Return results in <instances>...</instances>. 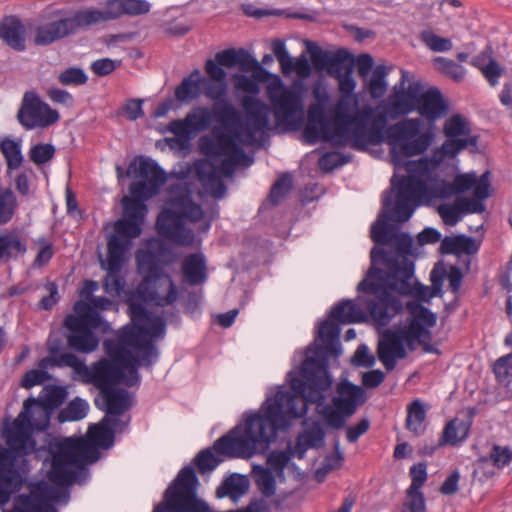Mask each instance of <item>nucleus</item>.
<instances>
[{
	"label": "nucleus",
	"mask_w": 512,
	"mask_h": 512,
	"mask_svg": "<svg viewBox=\"0 0 512 512\" xmlns=\"http://www.w3.org/2000/svg\"><path fill=\"white\" fill-rule=\"evenodd\" d=\"M370 317L367 308L362 309L353 300L344 299L336 303L331 309L327 319L320 322L316 339L319 338L324 345L307 347L313 356H307L301 366V377L293 378L290 382L291 390L279 388L273 402L269 404L268 416L258 417L264 423L273 421L274 425L289 427L291 420L304 417L308 411L309 403L318 406L325 402V393L332 384L329 373V357H337L342 349L338 341L340 335L339 323H363Z\"/></svg>",
	"instance_id": "obj_1"
},
{
	"label": "nucleus",
	"mask_w": 512,
	"mask_h": 512,
	"mask_svg": "<svg viewBox=\"0 0 512 512\" xmlns=\"http://www.w3.org/2000/svg\"><path fill=\"white\" fill-rule=\"evenodd\" d=\"M376 245H390L393 251L373 247L370 251V267L365 278L357 285L360 293L371 294L373 299L358 298L364 303L370 318L378 326H387L391 319L403 311L401 296L414 295L419 301L429 302L430 287L416 282L414 288L410 279L414 276L415 264L408 256L413 253V239L407 232H398L385 222L374 225L370 232Z\"/></svg>",
	"instance_id": "obj_2"
},
{
	"label": "nucleus",
	"mask_w": 512,
	"mask_h": 512,
	"mask_svg": "<svg viewBox=\"0 0 512 512\" xmlns=\"http://www.w3.org/2000/svg\"><path fill=\"white\" fill-rule=\"evenodd\" d=\"M334 129L329 142L337 147L350 145L358 151H367L369 145L386 142L394 163L424 154L433 141L430 132H422L420 118H405L387 126L388 116L375 113L372 107L359 108L358 97L347 102L343 109L332 108Z\"/></svg>",
	"instance_id": "obj_3"
},
{
	"label": "nucleus",
	"mask_w": 512,
	"mask_h": 512,
	"mask_svg": "<svg viewBox=\"0 0 512 512\" xmlns=\"http://www.w3.org/2000/svg\"><path fill=\"white\" fill-rule=\"evenodd\" d=\"M271 401V398H267L262 404V409L265 410L263 414L246 412L244 424L238 423L228 433L218 438L212 448H205L197 453L193 464L201 475L212 472L221 462V459L217 458L212 450L228 458L249 459L256 453L265 451L270 443L275 441L279 430L288 428L278 427V424L274 425L272 420L262 423L255 416H268Z\"/></svg>",
	"instance_id": "obj_4"
},
{
	"label": "nucleus",
	"mask_w": 512,
	"mask_h": 512,
	"mask_svg": "<svg viewBox=\"0 0 512 512\" xmlns=\"http://www.w3.org/2000/svg\"><path fill=\"white\" fill-rule=\"evenodd\" d=\"M130 319L131 324L119 329L116 338L104 341L105 353L117 354L136 366L151 368L159 357L156 339L164 337L166 322L139 304L133 305Z\"/></svg>",
	"instance_id": "obj_5"
},
{
	"label": "nucleus",
	"mask_w": 512,
	"mask_h": 512,
	"mask_svg": "<svg viewBox=\"0 0 512 512\" xmlns=\"http://www.w3.org/2000/svg\"><path fill=\"white\" fill-rule=\"evenodd\" d=\"M109 359H102L92 369L85 372L84 382L93 384L102 397V405L98 399L95 404L105 411L109 418H118L130 407L129 393L123 388L117 387L125 383L132 387L139 383L140 376L138 366L128 362L117 354L107 355Z\"/></svg>",
	"instance_id": "obj_6"
},
{
	"label": "nucleus",
	"mask_w": 512,
	"mask_h": 512,
	"mask_svg": "<svg viewBox=\"0 0 512 512\" xmlns=\"http://www.w3.org/2000/svg\"><path fill=\"white\" fill-rule=\"evenodd\" d=\"M245 120L229 114L220 116L211 106H198L186 114L187 122L193 134L206 131L212 122H217L227 133L232 134L241 143H252L257 132L269 129V108L258 98H248L243 103Z\"/></svg>",
	"instance_id": "obj_7"
},
{
	"label": "nucleus",
	"mask_w": 512,
	"mask_h": 512,
	"mask_svg": "<svg viewBox=\"0 0 512 512\" xmlns=\"http://www.w3.org/2000/svg\"><path fill=\"white\" fill-rule=\"evenodd\" d=\"M98 448L94 442L83 438H63L50 444L52 462L49 480L63 487L75 482L84 483L89 475L85 464H92L99 459Z\"/></svg>",
	"instance_id": "obj_8"
},
{
	"label": "nucleus",
	"mask_w": 512,
	"mask_h": 512,
	"mask_svg": "<svg viewBox=\"0 0 512 512\" xmlns=\"http://www.w3.org/2000/svg\"><path fill=\"white\" fill-rule=\"evenodd\" d=\"M123 16V0H108L103 9H78L35 29L34 44L47 46L64 38L88 31L91 27Z\"/></svg>",
	"instance_id": "obj_9"
},
{
	"label": "nucleus",
	"mask_w": 512,
	"mask_h": 512,
	"mask_svg": "<svg viewBox=\"0 0 512 512\" xmlns=\"http://www.w3.org/2000/svg\"><path fill=\"white\" fill-rule=\"evenodd\" d=\"M254 62L247 72H251L256 84L266 83L273 78L269 90L276 125L287 131L299 129L304 120L303 83L295 81L291 87H286L278 75L271 74L256 58Z\"/></svg>",
	"instance_id": "obj_10"
},
{
	"label": "nucleus",
	"mask_w": 512,
	"mask_h": 512,
	"mask_svg": "<svg viewBox=\"0 0 512 512\" xmlns=\"http://www.w3.org/2000/svg\"><path fill=\"white\" fill-rule=\"evenodd\" d=\"M199 480L195 469L183 467L164 493L163 502L153 512H212L210 506L197 497Z\"/></svg>",
	"instance_id": "obj_11"
},
{
	"label": "nucleus",
	"mask_w": 512,
	"mask_h": 512,
	"mask_svg": "<svg viewBox=\"0 0 512 512\" xmlns=\"http://www.w3.org/2000/svg\"><path fill=\"white\" fill-rule=\"evenodd\" d=\"M312 96L315 102L311 103L307 113V124L303 131V137L307 143L314 144L318 140L328 141L334 129L331 105L326 109L330 95L321 81H316L312 86Z\"/></svg>",
	"instance_id": "obj_12"
},
{
	"label": "nucleus",
	"mask_w": 512,
	"mask_h": 512,
	"mask_svg": "<svg viewBox=\"0 0 512 512\" xmlns=\"http://www.w3.org/2000/svg\"><path fill=\"white\" fill-rule=\"evenodd\" d=\"M355 57L345 48L332 53L327 68V74L338 81L339 97L334 107L343 109L347 102L357 98L355 94L356 81L353 78Z\"/></svg>",
	"instance_id": "obj_13"
},
{
	"label": "nucleus",
	"mask_w": 512,
	"mask_h": 512,
	"mask_svg": "<svg viewBox=\"0 0 512 512\" xmlns=\"http://www.w3.org/2000/svg\"><path fill=\"white\" fill-rule=\"evenodd\" d=\"M33 412L28 405H23L22 411L11 423L3 428V437L8 448L12 449L19 457H24L36 452V441L32 436L35 422H32Z\"/></svg>",
	"instance_id": "obj_14"
},
{
	"label": "nucleus",
	"mask_w": 512,
	"mask_h": 512,
	"mask_svg": "<svg viewBox=\"0 0 512 512\" xmlns=\"http://www.w3.org/2000/svg\"><path fill=\"white\" fill-rule=\"evenodd\" d=\"M60 115L44 102L37 93L25 92L20 108L17 112V120L26 130L45 128L57 123Z\"/></svg>",
	"instance_id": "obj_15"
},
{
	"label": "nucleus",
	"mask_w": 512,
	"mask_h": 512,
	"mask_svg": "<svg viewBox=\"0 0 512 512\" xmlns=\"http://www.w3.org/2000/svg\"><path fill=\"white\" fill-rule=\"evenodd\" d=\"M407 76L408 73L402 71L400 82L393 87L392 92L382 105V111L392 120L406 116L417 108L421 83L412 82L405 87Z\"/></svg>",
	"instance_id": "obj_16"
},
{
	"label": "nucleus",
	"mask_w": 512,
	"mask_h": 512,
	"mask_svg": "<svg viewBox=\"0 0 512 512\" xmlns=\"http://www.w3.org/2000/svg\"><path fill=\"white\" fill-rule=\"evenodd\" d=\"M418 193V187L415 182V176H410L407 178H403L399 185H398V192H397V199L395 203V207L393 210L389 209L392 205L391 199H384L383 200V208L384 212L382 216L385 218V220L380 221L378 220L375 222L372 226L381 224L383 222L388 224V221H398V222H406L408 221L415 210V205L410 204L409 202L414 200L416 197H420ZM392 225L393 224H390ZM396 230L398 228L394 225ZM373 227H371L372 229Z\"/></svg>",
	"instance_id": "obj_17"
},
{
	"label": "nucleus",
	"mask_w": 512,
	"mask_h": 512,
	"mask_svg": "<svg viewBox=\"0 0 512 512\" xmlns=\"http://www.w3.org/2000/svg\"><path fill=\"white\" fill-rule=\"evenodd\" d=\"M156 228L159 235L178 245L189 246L194 241L193 231L185 228L183 217L177 208L169 206L163 209L157 217Z\"/></svg>",
	"instance_id": "obj_18"
},
{
	"label": "nucleus",
	"mask_w": 512,
	"mask_h": 512,
	"mask_svg": "<svg viewBox=\"0 0 512 512\" xmlns=\"http://www.w3.org/2000/svg\"><path fill=\"white\" fill-rule=\"evenodd\" d=\"M45 390L44 398L30 397L24 401V405L29 406V411H32L33 415L39 413L41 419H35V429L39 431L48 427L51 413L64 403L68 395L64 386L48 385Z\"/></svg>",
	"instance_id": "obj_19"
},
{
	"label": "nucleus",
	"mask_w": 512,
	"mask_h": 512,
	"mask_svg": "<svg viewBox=\"0 0 512 512\" xmlns=\"http://www.w3.org/2000/svg\"><path fill=\"white\" fill-rule=\"evenodd\" d=\"M448 109V102L444 99L441 91L437 87L433 86L424 90L421 84L415 111L421 116L420 119L423 118L427 121L428 130L426 132H430L433 135L430 130L434 127L435 121L445 116ZM421 121L423 125V120Z\"/></svg>",
	"instance_id": "obj_20"
},
{
	"label": "nucleus",
	"mask_w": 512,
	"mask_h": 512,
	"mask_svg": "<svg viewBox=\"0 0 512 512\" xmlns=\"http://www.w3.org/2000/svg\"><path fill=\"white\" fill-rule=\"evenodd\" d=\"M64 326L68 330L67 345L68 347L79 353H91L95 351L99 345V338L86 327L82 326V322L73 314H68L64 319Z\"/></svg>",
	"instance_id": "obj_21"
},
{
	"label": "nucleus",
	"mask_w": 512,
	"mask_h": 512,
	"mask_svg": "<svg viewBox=\"0 0 512 512\" xmlns=\"http://www.w3.org/2000/svg\"><path fill=\"white\" fill-rule=\"evenodd\" d=\"M376 353L387 371H392L396 366L397 360L404 359L407 356L406 348L402 345L399 327L396 329H386L381 333Z\"/></svg>",
	"instance_id": "obj_22"
},
{
	"label": "nucleus",
	"mask_w": 512,
	"mask_h": 512,
	"mask_svg": "<svg viewBox=\"0 0 512 512\" xmlns=\"http://www.w3.org/2000/svg\"><path fill=\"white\" fill-rule=\"evenodd\" d=\"M201 81V93L208 99L213 101L212 106L217 110V114L220 116L226 113L238 118L245 120V114L242 115L236 107L228 100L227 91L228 83L227 80H200Z\"/></svg>",
	"instance_id": "obj_23"
},
{
	"label": "nucleus",
	"mask_w": 512,
	"mask_h": 512,
	"mask_svg": "<svg viewBox=\"0 0 512 512\" xmlns=\"http://www.w3.org/2000/svg\"><path fill=\"white\" fill-rule=\"evenodd\" d=\"M235 140L238 139L232 134L227 133L217 137L215 142L207 140V144L202 146V150L209 157H220V155L231 154L237 166H250L253 163V158H251Z\"/></svg>",
	"instance_id": "obj_24"
},
{
	"label": "nucleus",
	"mask_w": 512,
	"mask_h": 512,
	"mask_svg": "<svg viewBox=\"0 0 512 512\" xmlns=\"http://www.w3.org/2000/svg\"><path fill=\"white\" fill-rule=\"evenodd\" d=\"M336 391L338 396L333 398V404L342 409L346 415H353L367 400L364 388L347 379L338 383Z\"/></svg>",
	"instance_id": "obj_25"
},
{
	"label": "nucleus",
	"mask_w": 512,
	"mask_h": 512,
	"mask_svg": "<svg viewBox=\"0 0 512 512\" xmlns=\"http://www.w3.org/2000/svg\"><path fill=\"white\" fill-rule=\"evenodd\" d=\"M62 350V340L55 338L48 342L49 356L41 359L39 367L46 368L48 365L54 367H71L77 373L84 375L88 372V367L78 357L70 352L60 353Z\"/></svg>",
	"instance_id": "obj_26"
},
{
	"label": "nucleus",
	"mask_w": 512,
	"mask_h": 512,
	"mask_svg": "<svg viewBox=\"0 0 512 512\" xmlns=\"http://www.w3.org/2000/svg\"><path fill=\"white\" fill-rule=\"evenodd\" d=\"M130 174H133L136 178L144 179L154 189H160L167 180L164 169L156 161L144 156H137L130 162L128 175Z\"/></svg>",
	"instance_id": "obj_27"
},
{
	"label": "nucleus",
	"mask_w": 512,
	"mask_h": 512,
	"mask_svg": "<svg viewBox=\"0 0 512 512\" xmlns=\"http://www.w3.org/2000/svg\"><path fill=\"white\" fill-rule=\"evenodd\" d=\"M18 455L10 448L0 445V481L11 494L22 488L23 479L16 468Z\"/></svg>",
	"instance_id": "obj_28"
},
{
	"label": "nucleus",
	"mask_w": 512,
	"mask_h": 512,
	"mask_svg": "<svg viewBox=\"0 0 512 512\" xmlns=\"http://www.w3.org/2000/svg\"><path fill=\"white\" fill-rule=\"evenodd\" d=\"M325 430L319 421H313L312 425L298 433L296 436L295 446L292 451L297 459H304L309 449H319L325 444Z\"/></svg>",
	"instance_id": "obj_29"
},
{
	"label": "nucleus",
	"mask_w": 512,
	"mask_h": 512,
	"mask_svg": "<svg viewBox=\"0 0 512 512\" xmlns=\"http://www.w3.org/2000/svg\"><path fill=\"white\" fill-rule=\"evenodd\" d=\"M129 424L127 421H121L119 418H109L105 416L101 422L90 428V440L102 449H109L115 442V428L119 427V431H123Z\"/></svg>",
	"instance_id": "obj_30"
},
{
	"label": "nucleus",
	"mask_w": 512,
	"mask_h": 512,
	"mask_svg": "<svg viewBox=\"0 0 512 512\" xmlns=\"http://www.w3.org/2000/svg\"><path fill=\"white\" fill-rule=\"evenodd\" d=\"M130 243L131 241L116 233L110 236L107 243V259L102 262V267L109 275L120 273L124 263V254Z\"/></svg>",
	"instance_id": "obj_31"
},
{
	"label": "nucleus",
	"mask_w": 512,
	"mask_h": 512,
	"mask_svg": "<svg viewBox=\"0 0 512 512\" xmlns=\"http://www.w3.org/2000/svg\"><path fill=\"white\" fill-rule=\"evenodd\" d=\"M25 33L26 28L17 17L5 18L0 23V38L15 51L26 49Z\"/></svg>",
	"instance_id": "obj_32"
},
{
	"label": "nucleus",
	"mask_w": 512,
	"mask_h": 512,
	"mask_svg": "<svg viewBox=\"0 0 512 512\" xmlns=\"http://www.w3.org/2000/svg\"><path fill=\"white\" fill-rule=\"evenodd\" d=\"M479 250V244L475 239L465 234L446 236L442 239L439 252L443 255L460 256L462 253L472 255Z\"/></svg>",
	"instance_id": "obj_33"
},
{
	"label": "nucleus",
	"mask_w": 512,
	"mask_h": 512,
	"mask_svg": "<svg viewBox=\"0 0 512 512\" xmlns=\"http://www.w3.org/2000/svg\"><path fill=\"white\" fill-rule=\"evenodd\" d=\"M196 172L199 180L213 198L222 199L225 196L227 187L213 163L197 166Z\"/></svg>",
	"instance_id": "obj_34"
},
{
	"label": "nucleus",
	"mask_w": 512,
	"mask_h": 512,
	"mask_svg": "<svg viewBox=\"0 0 512 512\" xmlns=\"http://www.w3.org/2000/svg\"><path fill=\"white\" fill-rule=\"evenodd\" d=\"M27 252L26 242L16 231H6L0 234V262L9 263L17 260Z\"/></svg>",
	"instance_id": "obj_35"
},
{
	"label": "nucleus",
	"mask_w": 512,
	"mask_h": 512,
	"mask_svg": "<svg viewBox=\"0 0 512 512\" xmlns=\"http://www.w3.org/2000/svg\"><path fill=\"white\" fill-rule=\"evenodd\" d=\"M182 274L189 285H199L206 280L205 258L201 253H191L182 261Z\"/></svg>",
	"instance_id": "obj_36"
},
{
	"label": "nucleus",
	"mask_w": 512,
	"mask_h": 512,
	"mask_svg": "<svg viewBox=\"0 0 512 512\" xmlns=\"http://www.w3.org/2000/svg\"><path fill=\"white\" fill-rule=\"evenodd\" d=\"M215 60L223 67H238L240 71L246 72L254 62V57L244 48H229L215 54Z\"/></svg>",
	"instance_id": "obj_37"
},
{
	"label": "nucleus",
	"mask_w": 512,
	"mask_h": 512,
	"mask_svg": "<svg viewBox=\"0 0 512 512\" xmlns=\"http://www.w3.org/2000/svg\"><path fill=\"white\" fill-rule=\"evenodd\" d=\"M415 182L418 187L419 195L426 197L428 201L431 199H446L456 194L454 183H450L444 179L434 177L431 178L430 183L427 184L421 178L415 177Z\"/></svg>",
	"instance_id": "obj_38"
},
{
	"label": "nucleus",
	"mask_w": 512,
	"mask_h": 512,
	"mask_svg": "<svg viewBox=\"0 0 512 512\" xmlns=\"http://www.w3.org/2000/svg\"><path fill=\"white\" fill-rule=\"evenodd\" d=\"M471 425V420L458 422L457 419H453L447 422L438 440V446H456L464 441L469 435Z\"/></svg>",
	"instance_id": "obj_39"
},
{
	"label": "nucleus",
	"mask_w": 512,
	"mask_h": 512,
	"mask_svg": "<svg viewBox=\"0 0 512 512\" xmlns=\"http://www.w3.org/2000/svg\"><path fill=\"white\" fill-rule=\"evenodd\" d=\"M406 309L411 315L409 325L411 329L416 330L421 327H434L437 322V316L430 309L417 301H408Z\"/></svg>",
	"instance_id": "obj_40"
},
{
	"label": "nucleus",
	"mask_w": 512,
	"mask_h": 512,
	"mask_svg": "<svg viewBox=\"0 0 512 512\" xmlns=\"http://www.w3.org/2000/svg\"><path fill=\"white\" fill-rule=\"evenodd\" d=\"M426 419V410L419 399L413 400L407 406V417L405 427L415 436H420L425 431L424 421Z\"/></svg>",
	"instance_id": "obj_41"
},
{
	"label": "nucleus",
	"mask_w": 512,
	"mask_h": 512,
	"mask_svg": "<svg viewBox=\"0 0 512 512\" xmlns=\"http://www.w3.org/2000/svg\"><path fill=\"white\" fill-rule=\"evenodd\" d=\"M0 151L5 158L8 172L17 170L21 167L24 161L21 151V140H14L9 137H5L0 140Z\"/></svg>",
	"instance_id": "obj_42"
},
{
	"label": "nucleus",
	"mask_w": 512,
	"mask_h": 512,
	"mask_svg": "<svg viewBox=\"0 0 512 512\" xmlns=\"http://www.w3.org/2000/svg\"><path fill=\"white\" fill-rule=\"evenodd\" d=\"M57 489L47 483L41 482L31 490L34 500L38 505L50 502L60 503L61 495H65L66 500L69 499V492L67 487L59 486Z\"/></svg>",
	"instance_id": "obj_43"
},
{
	"label": "nucleus",
	"mask_w": 512,
	"mask_h": 512,
	"mask_svg": "<svg viewBox=\"0 0 512 512\" xmlns=\"http://www.w3.org/2000/svg\"><path fill=\"white\" fill-rule=\"evenodd\" d=\"M254 480L264 497L269 498L275 495L276 480L269 468H264L260 465L253 467Z\"/></svg>",
	"instance_id": "obj_44"
},
{
	"label": "nucleus",
	"mask_w": 512,
	"mask_h": 512,
	"mask_svg": "<svg viewBox=\"0 0 512 512\" xmlns=\"http://www.w3.org/2000/svg\"><path fill=\"white\" fill-rule=\"evenodd\" d=\"M88 404L80 397H76L68 405L60 410L57 416L59 423L79 421L87 415Z\"/></svg>",
	"instance_id": "obj_45"
},
{
	"label": "nucleus",
	"mask_w": 512,
	"mask_h": 512,
	"mask_svg": "<svg viewBox=\"0 0 512 512\" xmlns=\"http://www.w3.org/2000/svg\"><path fill=\"white\" fill-rule=\"evenodd\" d=\"M18 207L16 195L10 188H0V225L7 224L14 217Z\"/></svg>",
	"instance_id": "obj_46"
},
{
	"label": "nucleus",
	"mask_w": 512,
	"mask_h": 512,
	"mask_svg": "<svg viewBox=\"0 0 512 512\" xmlns=\"http://www.w3.org/2000/svg\"><path fill=\"white\" fill-rule=\"evenodd\" d=\"M432 63L439 73L451 78L455 82L462 81L465 76V69L452 59L438 56L432 60Z\"/></svg>",
	"instance_id": "obj_47"
},
{
	"label": "nucleus",
	"mask_w": 512,
	"mask_h": 512,
	"mask_svg": "<svg viewBox=\"0 0 512 512\" xmlns=\"http://www.w3.org/2000/svg\"><path fill=\"white\" fill-rule=\"evenodd\" d=\"M387 74L388 70L384 65H378L373 69L372 75L366 85L369 94L373 99H379L384 96L387 90V83L385 80Z\"/></svg>",
	"instance_id": "obj_48"
},
{
	"label": "nucleus",
	"mask_w": 512,
	"mask_h": 512,
	"mask_svg": "<svg viewBox=\"0 0 512 512\" xmlns=\"http://www.w3.org/2000/svg\"><path fill=\"white\" fill-rule=\"evenodd\" d=\"M293 187L292 177L289 173L281 175L271 186L268 200L273 206H278Z\"/></svg>",
	"instance_id": "obj_49"
},
{
	"label": "nucleus",
	"mask_w": 512,
	"mask_h": 512,
	"mask_svg": "<svg viewBox=\"0 0 512 512\" xmlns=\"http://www.w3.org/2000/svg\"><path fill=\"white\" fill-rule=\"evenodd\" d=\"M152 282H145V280L142 279L141 283L139 284L136 292H133L129 295L127 299V305H128V313L129 316L132 317V307L133 305H144L146 303H149L153 301L157 297V292L154 289H151L149 285Z\"/></svg>",
	"instance_id": "obj_50"
},
{
	"label": "nucleus",
	"mask_w": 512,
	"mask_h": 512,
	"mask_svg": "<svg viewBox=\"0 0 512 512\" xmlns=\"http://www.w3.org/2000/svg\"><path fill=\"white\" fill-rule=\"evenodd\" d=\"M315 404L318 405L317 403H315ZM320 407H322V408L318 409V413L323 416L326 425L333 429L343 428L345 425V419L347 417L351 416V415H346L342 409H340L334 405L333 406L332 405H324V403H323L322 405L317 406V408H320Z\"/></svg>",
	"instance_id": "obj_51"
},
{
	"label": "nucleus",
	"mask_w": 512,
	"mask_h": 512,
	"mask_svg": "<svg viewBox=\"0 0 512 512\" xmlns=\"http://www.w3.org/2000/svg\"><path fill=\"white\" fill-rule=\"evenodd\" d=\"M443 133L446 138H456L470 134V127L460 114L452 115L444 123Z\"/></svg>",
	"instance_id": "obj_52"
},
{
	"label": "nucleus",
	"mask_w": 512,
	"mask_h": 512,
	"mask_svg": "<svg viewBox=\"0 0 512 512\" xmlns=\"http://www.w3.org/2000/svg\"><path fill=\"white\" fill-rule=\"evenodd\" d=\"M56 153V148L51 143H38L33 145L29 152V159L37 166L50 162Z\"/></svg>",
	"instance_id": "obj_53"
},
{
	"label": "nucleus",
	"mask_w": 512,
	"mask_h": 512,
	"mask_svg": "<svg viewBox=\"0 0 512 512\" xmlns=\"http://www.w3.org/2000/svg\"><path fill=\"white\" fill-rule=\"evenodd\" d=\"M292 457H295V455L292 451V445L289 443L285 450H274L270 452L267 457V464L270 467V470L272 469L278 474H281L288 466Z\"/></svg>",
	"instance_id": "obj_54"
},
{
	"label": "nucleus",
	"mask_w": 512,
	"mask_h": 512,
	"mask_svg": "<svg viewBox=\"0 0 512 512\" xmlns=\"http://www.w3.org/2000/svg\"><path fill=\"white\" fill-rule=\"evenodd\" d=\"M201 94L199 81L190 78H183L181 83L175 88V97L180 102H188L196 99Z\"/></svg>",
	"instance_id": "obj_55"
},
{
	"label": "nucleus",
	"mask_w": 512,
	"mask_h": 512,
	"mask_svg": "<svg viewBox=\"0 0 512 512\" xmlns=\"http://www.w3.org/2000/svg\"><path fill=\"white\" fill-rule=\"evenodd\" d=\"M305 45L314 68L318 71L325 70L333 52L322 50L317 43L310 40H306Z\"/></svg>",
	"instance_id": "obj_56"
},
{
	"label": "nucleus",
	"mask_w": 512,
	"mask_h": 512,
	"mask_svg": "<svg viewBox=\"0 0 512 512\" xmlns=\"http://www.w3.org/2000/svg\"><path fill=\"white\" fill-rule=\"evenodd\" d=\"M168 205L179 209L192 198L191 191L186 184L177 183L170 185Z\"/></svg>",
	"instance_id": "obj_57"
},
{
	"label": "nucleus",
	"mask_w": 512,
	"mask_h": 512,
	"mask_svg": "<svg viewBox=\"0 0 512 512\" xmlns=\"http://www.w3.org/2000/svg\"><path fill=\"white\" fill-rule=\"evenodd\" d=\"M122 204L125 218L133 219L143 223L147 212V206L145 203L132 200L130 197H124Z\"/></svg>",
	"instance_id": "obj_58"
},
{
	"label": "nucleus",
	"mask_w": 512,
	"mask_h": 512,
	"mask_svg": "<svg viewBox=\"0 0 512 512\" xmlns=\"http://www.w3.org/2000/svg\"><path fill=\"white\" fill-rule=\"evenodd\" d=\"M142 223L129 218H123L115 223V233L131 241L141 234Z\"/></svg>",
	"instance_id": "obj_59"
},
{
	"label": "nucleus",
	"mask_w": 512,
	"mask_h": 512,
	"mask_svg": "<svg viewBox=\"0 0 512 512\" xmlns=\"http://www.w3.org/2000/svg\"><path fill=\"white\" fill-rule=\"evenodd\" d=\"M225 482L231 491V499H237L244 495L250 486L248 477L238 473L231 474L225 479Z\"/></svg>",
	"instance_id": "obj_60"
},
{
	"label": "nucleus",
	"mask_w": 512,
	"mask_h": 512,
	"mask_svg": "<svg viewBox=\"0 0 512 512\" xmlns=\"http://www.w3.org/2000/svg\"><path fill=\"white\" fill-rule=\"evenodd\" d=\"M58 81L65 86H80L87 83L88 76L83 69L79 67H70L59 74Z\"/></svg>",
	"instance_id": "obj_61"
},
{
	"label": "nucleus",
	"mask_w": 512,
	"mask_h": 512,
	"mask_svg": "<svg viewBox=\"0 0 512 512\" xmlns=\"http://www.w3.org/2000/svg\"><path fill=\"white\" fill-rule=\"evenodd\" d=\"M129 191L131 194L130 199L145 203L146 200L156 195L159 189H154L151 184L145 181H136L130 184Z\"/></svg>",
	"instance_id": "obj_62"
},
{
	"label": "nucleus",
	"mask_w": 512,
	"mask_h": 512,
	"mask_svg": "<svg viewBox=\"0 0 512 512\" xmlns=\"http://www.w3.org/2000/svg\"><path fill=\"white\" fill-rule=\"evenodd\" d=\"M349 161V157L337 152L330 151L323 154L318 161L319 167L324 172H331L335 168L346 164Z\"/></svg>",
	"instance_id": "obj_63"
},
{
	"label": "nucleus",
	"mask_w": 512,
	"mask_h": 512,
	"mask_svg": "<svg viewBox=\"0 0 512 512\" xmlns=\"http://www.w3.org/2000/svg\"><path fill=\"white\" fill-rule=\"evenodd\" d=\"M402 512H426L425 497L421 491L406 490V498L402 505Z\"/></svg>",
	"instance_id": "obj_64"
}]
</instances>
